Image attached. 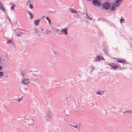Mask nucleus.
Returning a JSON list of instances; mask_svg holds the SVG:
<instances>
[{
    "label": "nucleus",
    "mask_w": 132,
    "mask_h": 132,
    "mask_svg": "<svg viewBox=\"0 0 132 132\" xmlns=\"http://www.w3.org/2000/svg\"><path fill=\"white\" fill-rule=\"evenodd\" d=\"M102 5V6L101 7L102 9L108 10L109 9L111 5V4L109 2H104Z\"/></svg>",
    "instance_id": "1"
},
{
    "label": "nucleus",
    "mask_w": 132,
    "mask_h": 132,
    "mask_svg": "<svg viewBox=\"0 0 132 132\" xmlns=\"http://www.w3.org/2000/svg\"><path fill=\"white\" fill-rule=\"evenodd\" d=\"M92 3L94 6L96 7L102 5L101 2L98 0H92Z\"/></svg>",
    "instance_id": "2"
},
{
    "label": "nucleus",
    "mask_w": 132,
    "mask_h": 132,
    "mask_svg": "<svg viewBox=\"0 0 132 132\" xmlns=\"http://www.w3.org/2000/svg\"><path fill=\"white\" fill-rule=\"evenodd\" d=\"M52 117V112L51 111H48L46 113V119L47 121H50Z\"/></svg>",
    "instance_id": "3"
},
{
    "label": "nucleus",
    "mask_w": 132,
    "mask_h": 132,
    "mask_svg": "<svg viewBox=\"0 0 132 132\" xmlns=\"http://www.w3.org/2000/svg\"><path fill=\"white\" fill-rule=\"evenodd\" d=\"M123 0H116L114 3L115 4L116 6L117 7H118L120 6V5L121 2Z\"/></svg>",
    "instance_id": "4"
},
{
    "label": "nucleus",
    "mask_w": 132,
    "mask_h": 132,
    "mask_svg": "<svg viewBox=\"0 0 132 132\" xmlns=\"http://www.w3.org/2000/svg\"><path fill=\"white\" fill-rule=\"evenodd\" d=\"M116 6L114 3H111V6L110 8V10L112 11H114L115 9Z\"/></svg>",
    "instance_id": "5"
},
{
    "label": "nucleus",
    "mask_w": 132,
    "mask_h": 132,
    "mask_svg": "<svg viewBox=\"0 0 132 132\" xmlns=\"http://www.w3.org/2000/svg\"><path fill=\"white\" fill-rule=\"evenodd\" d=\"M22 82L23 84L26 85L29 82V81L28 79H24L22 80Z\"/></svg>",
    "instance_id": "6"
},
{
    "label": "nucleus",
    "mask_w": 132,
    "mask_h": 132,
    "mask_svg": "<svg viewBox=\"0 0 132 132\" xmlns=\"http://www.w3.org/2000/svg\"><path fill=\"white\" fill-rule=\"evenodd\" d=\"M112 65L111 68L114 69H117L119 67H118V65L117 64V65H116V64L115 63H112Z\"/></svg>",
    "instance_id": "7"
},
{
    "label": "nucleus",
    "mask_w": 132,
    "mask_h": 132,
    "mask_svg": "<svg viewBox=\"0 0 132 132\" xmlns=\"http://www.w3.org/2000/svg\"><path fill=\"white\" fill-rule=\"evenodd\" d=\"M68 29L67 28H64L62 29L61 31V32H63L64 34L65 35H66L68 34L67 30Z\"/></svg>",
    "instance_id": "8"
},
{
    "label": "nucleus",
    "mask_w": 132,
    "mask_h": 132,
    "mask_svg": "<svg viewBox=\"0 0 132 132\" xmlns=\"http://www.w3.org/2000/svg\"><path fill=\"white\" fill-rule=\"evenodd\" d=\"M101 56L99 55H97L95 58V61L100 62L101 60Z\"/></svg>",
    "instance_id": "9"
},
{
    "label": "nucleus",
    "mask_w": 132,
    "mask_h": 132,
    "mask_svg": "<svg viewBox=\"0 0 132 132\" xmlns=\"http://www.w3.org/2000/svg\"><path fill=\"white\" fill-rule=\"evenodd\" d=\"M117 61L118 63H126V61L124 59H120L119 60H117Z\"/></svg>",
    "instance_id": "10"
},
{
    "label": "nucleus",
    "mask_w": 132,
    "mask_h": 132,
    "mask_svg": "<svg viewBox=\"0 0 132 132\" xmlns=\"http://www.w3.org/2000/svg\"><path fill=\"white\" fill-rule=\"evenodd\" d=\"M40 19L35 20L34 21V23L35 25L36 26H38L39 24V22L40 20Z\"/></svg>",
    "instance_id": "11"
},
{
    "label": "nucleus",
    "mask_w": 132,
    "mask_h": 132,
    "mask_svg": "<svg viewBox=\"0 0 132 132\" xmlns=\"http://www.w3.org/2000/svg\"><path fill=\"white\" fill-rule=\"evenodd\" d=\"M70 12L71 13H76L77 12V11L72 8H70Z\"/></svg>",
    "instance_id": "12"
},
{
    "label": "nucleus",
    "mask_w": 132,
    "mask_h": 132,
    "mask_svg": "<svg viewBox=\"0 0 132 132\" xmlns=\"http://www.w3.org/2000/svg\"><path fill=\"white\" fill-rule=\"evenodd\" d=\"M0 9L1 10L3 11L4 12H5V11L3 8V4L0 1Z\"/></svg>",
    "instance_id": "13"
},
{
    "label": "nucleus",
    "mask_w": 132,
    "mask_h": 132,
    "mask_svg": "<svg viewBox=\"0 0 132 132\" xmlns=\"http://www.w3.org/2000/svg\"><path fill=\"white\" fill-rule=\"evenodd\" d=\"M97 20L98 21H99L100 20H101L102 21H106V19H104L103 18H101V17H100V18H98Z\"/></svg>",
    "instance_id": "14"
},
{
    "label": "nucleus",
    "mask_w": 132,
    "mask_h": 132,
    "mask_svg": "<svg viewBox=\"0 0 132 132\" xmlns=\"http://www.w3.org/2000/svg\"><path fill=\"white\" fill-rule=\"evenodd\" d=\"M28 14L30 15V19H32L33 17V14L30 12H29Z\"/></svg>",
    "instance_id": "15"
},
{
    "label": "nucleus",
    "mask_w": 132,
    "mask_h": 132,
    "mask_svg": "<svg viewBox=\"0 0 132 132\" xmlns=\"http://www.w3.org/2000/svg\"><path fill=\"white\" fill-rule=\"evenodd\" d=\"M46 19L48 20V22L49 24L50 25L51 24V22L50 19L49 18V17L48 16L46 18Z\"/></svg>",
    "instance_id": "16"
},
{
    "label": "nucleus",
    "mask_w": 132,
    "mask_h": 132,
    "mask_svg": "<svg viewBox=\"0 0 132 132\" xmlns=\"http://www.w3.org/2000/svg\"><path fill=\"white\" fill-rule=\"evenodd\" d=\"M55 56V57H57L58 56V55L57 54L56 52L55 51V50L53 51V52Z\"/></svg>",
    "instance_id": "17"
},
{
    "label": "nucleus",
    "mask_w": 132,
    "mask_h": 132,
    "mask_svg": "<svg viewBox=\"0 0 132 132\" xmlns=\"http://www.w3.org/2000/svg\"><path fill=\"white\" fill-rule=\"evenodd\" d=\"M35 31V32L34 33V34L37 33L39 32V30L37 28H35L34 29Z\"/></svg>",
    "instance_id": "18"
},
{
    "label": "nucleus",
    "mask_w": 132,
    "mask_h": 132,
    "mask_svg": "<svg viewBox=\"0 0 132 132\" xmlns=\"http://www.w3.org/2000/svg\"><path fill=\"white\" fill-rule=\"evenodd\" d=\"M96 94L97 95H102V94L99 91H98L96 93Z\"/></svg>",
    "instance_id": "19"
},
{
    "label": "nucleus",
    "mask_w": 132,
    "mask_h": 132,
    "mask_svg": "<svg viewBox=\"0 0 132 132\" xmlns=\"http://www.w3.org/2000/svg\"><path fill=\"white\" fill-rule=\"evenodd\" d=\"M29 7L31 9H32L33 8V6L31 4H29Z\"/></svg>",
    "instance_id": "20"
},
{
    "label": "nucleus",
    "mask_w": 132,
    "mask_h": 132,
    "mask_svg": "<svg viewBox=\"0 0 132 132\" xmlns=\"http://www.w3.org/2000/svg\"><path fill=\"white\" fill-rule=\"evenodd\" d=\"M22 97H21L20 98H17V101L19 102H20V101H22Z\"/></svg>",
    "instance_id": "21"
},
{
    "label": "nucleus",
    "mask_w": 132,
    "mask_h": 132,
    "mask_svg": "<svg viewBox=\"0 0 132 132\" xmlns=\"http://www.w3.org/2000/svg\"><path fill=\"white\" fill-rule=\"evenodd\" d=\"M54 28V30L56 32H58L60 31V30L59 29L55 28Z\"/></svg>",
    "instance_id": "22"
},
{
    "label": "nucleus",
    "mask_w": 132,
    "mask_h": 132,
    "mask_svg": "<svg viewBox=\"0 0 132 132\" xmlns=\"http://www.w3.org/2000/svg\"><path fill=\"white\" fill-rule=\"evenodd\" d=\"M3 73L2 71H0V77L3 76Z\"/></svg>",
    "instance_id": "23"
},
{
    "label": "nucleus",
    "mask_w": 132,
    "mask_h": 132,
    "mask_svg": "<svg viewBox=\"0 0 132 132\" xmlns=\"http://www.w3.org/2000/svg\"><path fill=\"white\" fill-rule=\"evenodd\" d=\"M87 19H89L90 20H92V18H90L89 16H88V17H87Z\"/></svg>",
    "instance_id": "24"
},
{
    "label": "nucleus",
    "mask_w": 132,
    "mask_h": 132,
    "mask_svg": "<svg viewBox=\"0 0 132 132\" xmlns=\"http://www.w3.org/2000/svg\"><path fill=\"white\" fill-rule=\"evenodd\" d=\"M122 21H123L124 22H125L124 20V19H121L120 20V23H122Z\"/></svg>",
    "instance_id": "25"
},
{
    "label": "nucleus",
    "mask_w": 132,
    "mask_h": 132,
    "mask_svg": "<svg viewBox=\"0 0 132 132\" xmlns=\"http://www.w3.org/2000/svg\"><path fill=\"white\" fill-rule=\"evenodd\" d=\"M7 44L12 43L11 40H9L6 43Z\"/></svg>",
    "instance_id": "26"
},
{
    "label": "nucleus",
    "mask_w": 132,
    "mask_h": 132,
    "mask_svg": "<svg viewBox=\"0 0 132 132\" xmlns=\"http://www.w3.org/2000/svg\"><path fill=\"white\" fill-rule=\"evenodd\" d=\"M30 80L31 81H36V80L35 79H33V78H31L30 79Z\"/></svg>",
    "instance_id": "27"
},
{
    "label": "nucleus",
    "mask_w": 132,
    "mask_h": 132,
    "mask_svg": "<svg viewBox=\"0 0 132 132\" xmlns=\"http://www.w3.org/2000/svg\"><path fill=\"white\" fill-rule=\"evenodd\" d=\"M15 6L14 4L13 5V6H12L11 7V9H12L14 8V7H15Z\"/></svg>",
    "instance_id": "28"
},
{
    "label": "nucleus",
    "mask_w": 132,
    "mask_h": 132,
    "mask_svg": "<svg viewBox=\"0 0 132 132\" xmlns=\"http://www.w3.org/2000/svg\"><path fill=\"white\" fill-rule=\"evenodd\" d=\"M130 111H131L129 110H127L126 111H125L124 112V113H130Z\"/></svg>",
    "instance_id": "29"
},
{
    "label": "nucleus",
    "mask_w": 132,
    "mask_h": 132,
    "mask_svg": "<svg viewBox=\"0 0 132 132\" xmlns=\"http://www.w3.org/2000/svg\"><path fill=\"white\" fill-rule=\"evenodd\" d=\"M70 125L72 127H74V128H76L77 127V125H76V126H74V125Z\"/></svg>",
    "instance_id": "30"
},
{
    "label": "nucleus",
    "mask_w": 132,
    "mask_h": 132,
    "mask_svg": "<svg viewBox=\"0 0 132 132\" xmlns=\"http://www.w3.org/2000/svg\"><path fill=\"white\" fill-rule=\"evenodd\" d=\"M104 52L106 53H107L108 52V50H104L103 51Z\"/></svg>",
    "instance_id": "31"
},
{
    "label": "nucleus",
    "mask_w": 132,
    "mask_h": 132,
    "mask_svg": "<svg viewBox=\"0 0 132 132\" xmlns=\"http://www.w3.org/2000/svg\"><path fill=\"white\" fill-rule=\"evenodd\" d=\"M21 75L22 76V77H23L24 76V73L23 72L21 73Z\"/></svg>",
    "instance_id": "32"
},
{
    "label": "nucleus",
    "mask_w": 132,
    "mask_h": 132,
    "mask_svg": "<svg viewBox=\"0 0 132 132\" xmlns=\"http://www.w3.org/2000/svg\"><path fill=\"white\" fill-rule=\"evenodd\" d=\"M16 35L17 36H21V35L20 34H16Z\"/></svg>",
    "instance_id": "33"
},
{
    "label": "nucleus",
    "mask_w": 132,
    "mask_h": 132,
    "mask_svg": "<svg viewBox=\"0 0 132 132\" xmlns=\"http://www.w3.org/2000/svg\"><path fill=\"white\" fill-rule=\"evenodd\" d=\"M101 60H105V59H104V58L103 57H101Z\"/></svg>",
    "instance_id": "34"
},
{
    "label": "nucleus",
    "mask_w": 132,
    "mask_h": 132,
    "mask_svg": "<svg viewBox=\"0 0 132 132\" xmlns=\"http://www.w3.org/2000/svg\"><path fill=\"white\" fill-rule=\"evenodd\" d=\"M3 67L1 66H0V71H1Z\"/></svg>",
    "instance_id": "35"
},
{
    "label": "nucleus",
    "mask_w": 132,
    "mask_h": 132,
    "mask_svg": "<svg viewBox=\"0 0 132 132\" xmlns=\"http://www.w3.org/2000/svg\"><path fill=\"white\" fill-rule=\"evenodd\" d=\"M94 69V67H93L92 68V72H93V70Z\"/></svg>",
    "instance_id": "36"
},
{
    "label": "nucleus",
    "mask_w": 132,
    "mask_h": 132,
    "mask_svg": "<svg viewBox=\"0 0 132 132\" xmlns=\"http://www.w3.org/2000/svg\"><path fill=\"white\" fill-rule=\"evenodd\" d=\"M28 3H27V5H28V3H30V0H29L28 1Z\"/></svg>",
    "instance_id": "37"
},
{
    "label": "nucleus",
    "mask_w": 132,
    "mask_h": 132,
    "mask_svg": "<svg viewBox=\"0 0 132 132\" xmlns=\"http://www.w3.org/2000/svg\"><path fill=\"white\" fill-rule=\"evenodd\" d=\"M118 67H119L118 68H119L120 69V70H121V67L120 66H118Z\"/></svg>",
    "instance_id": "38"
},
{
    "label": "nucleus",
    "mask_w": 132,
    "mask_h": 132,
    "mask_svg": "<svg viewBox=\"0 0 132 132\" xmlns=\"http://www.w3.org/2000/svg\"><path fill=\"white\" fill-rule=\"evenodd\" d=\"M108 65L111 66V65H112V63L111 64H110V63H108Z\"/></svg>",
    "instance_id": "39"
},
{
    "label": "nucleus",
    "mask_w": 132,
    "mask_h": 132,
    "mask_svg": "<svg viewBox=\"0 0 132 132\" xmlns=\"http://www.w3.org/2000/svg\"><path fill=\"white\" fill-rule=\"evenodd\" d=\"M8 18L9 19V21L10 22V18H9L8 16Z\"/></svg>",
    "instance_id": "40"
},
{
    "label": "nucleus",
    "mask_w": 132,
    "mask_h": 132,
    "mask_svg": "<svg viewBox=\"0 0 132 132\" xmlns=\"http://www.w3.org/2000/svg\"><path fill=\"white\" fill-rule=\"evenodd\" d=\"M86 14L87 16V17L88 16H89L88 15V14H87V12H86Z\"/></svg>",
    "instance_id": "41"
},
{
    "label": "nucleus",
    "mask_w": 132,
    "mask_h": 132,
    "mask_svg": "<svg viewBox=\"0 0 132 132\" xmlns=\"http://www.w3.org/2000/svg\"><path fill=\"white\" fill-rule=\"evenodd\" d=\"M51 12V13H55V12H54V11H52Z\"/></svg>",
    "instance_id": "42"
},
{
    "label": "nucleus",
    "mask_w": 132,
    "mask_h": 132,
    "mask_svg": "<svg viewBox=\"0 0 132 132\" xmlns=\"http://www.w3.org/2000/svg\"><path fill=\"white\" fill-rule=\"evenodd\" d=\"M28 125H30L31 126H33V125L32 124L30 125V124H28Z\"/></svg>",
    "instance_id": "43"
},
{
    "label": "nucleus",
    "mask_w": 132,
    "mask_h": 132,
    "mask_svg": "<svg viewBox=\"0 0 132 132\" xmlns=\"http://www.w3.org/2000/svg\"><path fill=\"white\" fill-rule=\"evenodd\" d=\"M45 16H44H44H42V18H45Z\"/></svg>",
    "instance_id": "44"
},
{
    "label": "nucleus",
    "mask_w": 132,
    "mask_h": 132,
    "mask_svg": "<svg viewBox=\"0 0 132 132\" xmlns=\"http://www.w3.org/2000/svg\"><path fill=\"white\" fill-rule=\"evenodd\" d=\"M8 76V75H6L5 76V77H7Z\"/></svg>",
    "instance_id": "45"
},
{
    "label": "nucleus",
    "mask_w": 132,
    "mask_h": 132,
    "mask_svg": "<svg viewBox=\"0 0 132 132\" xmlns=\"http://www.w3.org/2000/svg\"><path fill=\"white\" fill-rule=\"evenodd\" d=\"M81 15H84L85 14L83 13H81Z\"/></svg>",
    "instance_id": "46"
},
{
    "label": "nucleus",
    "mask_w": 132,
    "mask_h": 132,
    "mask_svg": "<svg viewBox=\"0 0 132 132\" xmlns=\"http://www.w3.org/2000/svg\"><path fill=\"white\" fill-rule=\"evenodd\" d=\"M25 89L26 90H27V88H25Z\"/></svg>",
    "instance_id": "47"
},
{
    "label": "nucleus",
    "mask_w": 132,
    "mask_h": 132,
    "mask_svg": "<svg viewBox=\"0 0 132 132\" xmlns=\"http://www.w3.org/2000/svg\"><path fill=\"white\" fill-rule=\"evenodd\" d=\"M44 30V29L43 28L42 29V30L43 31Z\"/></svg>",
    "instance_id": "48"
},
{
    "label": "nucleus",
    "mask_w": 132,
    "mask_h": 132,
    "mask_svg": "<svg viewBox=\"0 0 132 132\" xmlns=\"http://www.w3.org/2000/svg\"><path fill=\"white\" fill-rule=\"evenodd\" d=\"M130 113H131L132 114V111H131Z\"/></svg>",
    "instance_id": "49"
},
{
    "label": "nucleus",
    "mask_w": 132,
    "mask_h": 132,
    "mask_svg": "<svg viewBox=\"0 0 132 132\" xmlns=\"http://www.w3.org/2000/svg\"><path fill=\"white\" fill-rule=\"evenodd\" d=\"M31 119L33 120V122H34V121L33 119L32 118Z\"/></svg>",
    "instance_id": "50"
},
{
    "label": "nucleus",
    "mask_w": 132,
    "mask_h": 132,
    "mask_svg": "<svg viewBox=\"0 0 132 132\" xmlns=\"http://www.w3.org/2000/svg\"><path fill=\"white\" fill-rule=\"evenodd\" d=\"M49 32H50V31L47 30Z\"/></svg>",
    "instance_id": "51"
},
{
    "label": "nucleus",
    "mask_w": 132,
    "mask_h": 132,
    "mask_svg": "<svg viewBox=\"0 0 132 132\" xmlns=\"http://www.w3.org/2000/svg\"><path fill=\"white\" fill-rule=\"evenodd\" d=\"M46 34H48L47 33H46Z\"/></svg>",
    "instance_id": "52"
},
{
    "label": "nucleus",
    "mask_w": 132,
    "mask_h": 132,
    "mask_svg": "<svg viewBox=\"0 0 132 132\" xmlns=\"http://www.w3.org/2000/svg\"><path fill=\"white\" fill-rule=\"evenodd\" d=\"M91 67H93V66H91Z\"/></svg>",
    "instance_id": "53"
}]
</instances>
